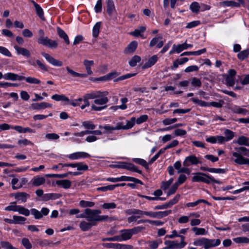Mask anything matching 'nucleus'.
Here are the masks:
<instances>
[{"mask_svg":"<svg viewBox=\"0 0 249 249\" xmlns=\"http://www.w3.org/2000/svg\"><path fill=\"white\" fill-rule=\"evenodd\" d=\"M232 153L231 160L239 165L249 166V149L245 147H235Z\"/></svg>","mask_w":249,"mask_h":249,"instance_id":"obj_1","label":"nucleus"},{"mask_svg":"<svg viewBox=\"0 0 249 249\" xmlns=\"http://www.w3.org/2000/svg\"><path fill=\"white\" fill-rule=\"evenodd\" d=\"M87 221L92 223L93 225H96L97 222L105 221L107 219L108 216L100 215L101 211L97 209L87 208Z\"/></svg>","mask_w":249,"mask_h":249,"instance_id":"obj_2","label":"nucleus"},{"mask_svg":"<svg viewBox=\"0 0 249 249\" xmlns=\"http://www.w3.org/2000/svg\"><path fill=\"white\" fill-rule=\"evenodd\" d=\"M220 243L221 241L219 239H210L206 238H200L195 240L193 244L196 246H203L205 249H209L218 246Z\"/></svg>","mask_w":249,"mask_h":249,"instance_id":"obj_3","label":"nucleus"},{"mask_svg":"<svg viewBox=\"0 0 249 249\" xmlns=\"http://www.w3.org/2000/svg\"><path fill=\"white\" fill-rule=\"evenodd\" d=\"M107 91H104L100 98L95 99L94 100L95 104L91 105V109L94 111H101L105 109L107 107L106 104L108 102V99L107 97Z\"/></svg>","mask_w":249,"mask_h":249,"instance_id":"obj_4","label":"nucleus"},{"mask_svg":"<svg viewBox=\"0 0 249 249\" xmlns=\"http://www.w3.org/2000/svg\"><path fill=\"white\" fill-rule=\"evenodd\" d=\"M192 181L202 182L207 184H210L212 182L217 184L220 183L219 180L215 179L213 177L201 172L195 173L194 176L192 178Z\"/></svg>","mask_w":249,"mask_h":249,"instance_id":"obj_5","label":"nucleus"},{"mask_svg":"<svg viewBox=\"0 0 249 249\" xmlns=\"http://www.w3.org/2000/svg\"><path fill=\"white\" fill-rule=\"evenodd\" d=\"M142 229V227L139 226L130 229H126L120 231V232L121 234L120 235H119L120 241L130 239L133 234L140 232Z\"/></svg>","mask_w":249,"mask_h":249,"instance_id":"obj_6","label":"nucleus"},{"mask_svg":"<svg viewBox=\"0 0 249 249\" xmlns=\"http://www.w3.org/2000/svg\"><path fill=\"white\" fill-rule=\"evenodd\" d=\"M4 210L8 211L17 212L19 214L28 216L30 215V211L21 206L17 205L16 202H11L10 205L5 208Z\"/></svg>","mask_w":249,"mask_h":249,"instance_id":"obj_7","label":"nucleus"},{"mask_svg":"<svg viewBox=\"0 0 249 249\" xmlns=\"http://www.w3.org/2000/svg\"><path fill=\"white\" fill-rule=\"evenodd\" d=\"M171 210H167L165 211H145L144 212V215L153 218L160 219L165 217L171 213Z\"/></svg>","mask_w":249,"mask_h":249,"instance_id":"obj_8","label":"nucleus"},{"mask_svg":"<svg viewBox=\"0 0 249 249\" xmlns=\"http://www.w3.org/2000/svg\"><path fill=\"white\" fill-rule=\"evenodd\" d=\"M181 241L178 243V241H166L164 244L166 246H167L169 249H182L184 248L186 243L184 241V237L183 236H180Z\"/></svg>","mask_w":249,"mask_h":249,"instance_id":"obj_9","label":"nucleus"},{"mask_svg":"<svg viewBox=\"0 0 249 249\" xmlns=\"http://www.w3.org/2000/svg\"><path fill=\"white\" fill-rule=\"evenodd\" d=\"M38 43L52 48L57 47L58 44L55 40L50 39L47 37H42L38 39Z\"/></svg>","mask_w":249,"mask_h":249,"instance_id":"obj_10","label":"nucleus"},{"mask_svg":"<svg viewBox=\"0 0 249 249\" xmlns=\"http://www.w3.org/2000/svg\"><path fill=\"white\" fill-rule=\"evenodd\" d=\"M42 55L51 65L56 67H61L63 66V62L61 61L55 59L47 53H42Z\"/></svg>","mask_w":249,"mask_h":249,"instance_id":"obj_11","label":"nucleus"},{"mask_svg":"<svg viewBox=\"0 0 249 249\" xmlns=\"http://www.w3.org/2000/svg\"><path fill=\"white\" fill-rule=\"evenodd\" d=\"M28 63L32 66L37 67L42 72L48 71L47 67L38 59H31L28 61Z\"/></svg>","mask_w":249,"mask_h":249,"instance_id":"obj_12","label":"nucleus"},{"mask_svg":"<svg viewBox=\"0 0 249 249\" xmlns=\"http://www.w3.org/2000/svg\"><path fill=\"white\" fill-rule=\"evenodd\" d=\"M229 108L233 113L241 114L242 115L249 114V111L241 106L231 105L229 107Z\"/></svg>","mask_w":249,"mask_h":249,"instance_id":"obj_13","label":"nucleus"},{"mask_svg":"<svg viewBox=\"0 0 249 249\" xmlns=\"http://www.w3.org/2000/svg\"><path fill=\"white\" fill-rule=\"evenodd\" d=\"M236 74V72L233 69H230L228 73L225 77V81L227 85L232 87L234 85V79Z\"/></svg>","mask_w":249,"mask_h":249,"instance_id":"obj_14","label":"nucleus"},{"mask_svg":"<svg viewBox=\"0 0 249 249\" xmlns=\"http://www.w3.org/2000/svg\"><path fill=\"white\" fill-rule=\"evenodd\" d=\"M90 157V156L89 154L84 152H77L71 154L68 156V157L71 160L85 159Z\"/></svg>","mask_w":249,"mask_h":249,"instance_id":"obj_15","label":"nucleus"},{"mask_svg":"<svg viewBox=\"0 0 249 249\" xmlns=\"http://www.w3.org/2000/svg\"><path fill=\"white\" fill-rule=\"evenodd\" d=\"M199 163V160L195 155H192L185 158L183 164L185 166H189L191 164L196 165Z\"/></svg>","mask_w":249,"mask_h":249,"instance_id":"obj_16","label":"nucleus"},{"mask_svg":"<svg viewBox=\"0 0 249 249\" xmlns=\"http://www.w3.org/2000/svg\"><path fill=\"white\" fill-rule=\"evenodd\" d=\"M11 196H14L18 201L24 203L26 202L27 199L30 196V195L25 192H18L12 194Z\"/></svg>","mask_w":249,"mask_h":249,"instance_id":"obj_17","label":"nucleus"},{"mask_svg":"<svg viewBox=\"0 0 249 249\" xmlns=\"http://www.w3.org/2000/svg\"><path fill=\"white\" fill-rule=\"evenodd\" d=\"M3 78L6 80L21 81L24 79V76H19L16 73L8 72L3 75Z\"/></svg>","mask_w":249,"mask_h":249,"instance_id":"obj_18","label":"nucleus"},{"mask_svg":"<svg viewBox=\"0 0 249 249\" xmlns=\"http://www.w3.org/2000/svg\"><path fill=\"white\" fill-rule=\"evenodd\" d=\"M45 178L43 177L36 176L33 177L30 181L32 186H39L45 182Z\"/></svg>","mask_w":249,"mask_h":249,"instance_id":"obj_19","label":"nucleus"},{"mask_svg":"<svg viewBox=\"0 0 249 249\" xmlns=\"http://www.w3.org/2000/svg\"><path fill=\"white\" fill-rule=\"evenodd\" d=\"M106 247L116 249H132L133 248L131 245L119 243H107L106 245Z\"/></svg>","mask_w":249,"mask_h":249,"instance_id":"obj_20","label":"nucleus"},{"mask_svg":"<svg viewBox=\"0 0 249 249\" xmlns=\"http://www.w3.org/2000/svg\"><path fill=\"white\" fill-rule=\"evenodd\" d=\"M52 107V104L46 102L32 104L31 106L32 109L36 110H40L46 108H50Z\"/></svg>","mask_w":249,"mask_h":249,"instance_id":"obj_21","label":"nucleus"},{"mask_svg":"<svg viewBox=\"0 0 249 249\" xmlns=\"http://www.w3.org/2000/svg\"><path fill=\"white\" fill-rule=\"evenodd\" d=\"M14 49L16 51L17 54H21L26 57H30L31 53L30 51L26 48L19 47L17 45H15L14 47Z\"/></svg>","mask_w":249,"mask_h":249,"instance_id":"obj_22","label":"nucleus"},{"mask_svg":"<svg viewBox=\"0 0 249 249\" xmlns=\"http://www.w3.org/2000/svg\"><path fill=\"white\" fill-rule=\"evenodd\" d=\"M138 46V43L136 41H133L130 42L124 50L125 54H130L133 53L136 49Z\"/></svg>","mask_w":249,"mask_h":249,"instance_id":"obj_23","label":"nucleus"},{"mask_svg":"<svg viewBox=\"0 0 249 249\" xmlns=\"http://www.w3.org/2000/svg\"><path fill=\"white\" fill-rule=\"evenodd\" d=\"M83 64L87 72V75H91L93 73L91 70V67L94 65V61L93 60L85 59L83 61Z\"/></svg>","mask_w":249,"mask_h":249,"instance_id":"obj_24","label":"nucleus"},{"mask_svg":"<svg viewBox=\"0 0 249 249\" xmlns=\"http://www.w3.org/2000/svg\"><path fill=\"white\" fill-rule=\"evenodd\" d=\"M93 226V224L90 222L85 220L81 221L79 224V228L84 231H89Z\"/></svg>","mask_w":249,"mask_h":249,"instance_id":"obj_25","label":"nucleus"},{"mask_svg":"<svg viewBox=\"0 0 249 249\" xmlns=\"http://www.w3.org/2000/svg\"><path fill=\"white\" fill-rule=\"evenodd\" d=\"M161 36L153 38L150 42V46L153 47L157 44V46L158 48H161L163 45V42L161 40Z\"/></svg>","mask_w":249,"mask_h":249,"instance_id":"obj_26","label":"nucleus"},{"mask_svg":"<svg viewBox=\"0 0 249 249\" xmlns=\"http://www.w3.org/2000/svg\"><path fill=\"white\" fill-rule=\"evenodd\" d=\"M107 12L108 15L111 16L113 12L115 11V7L113 0H107Z\"/></svg>","mask_w":249,"mask_h":249,"instance_id":"obj_27","label":"nucleus"},{"mask_svg":"<svg viewBox=\"0 0 249 249\" xmlns=\"http://www.w3.org/2000/svg\"><path fill=\"white\" fill-rule=\"evenodd\" d=\"M119 179L120 181H132L138 184H142V182L141 180L133 177L122 176L119 177Z\"/></svg>","mask_w":249,"mask_h":249,"instance_id":"obj_28","label":"nucleus"},{"mask_svg":"<svg viewBox=\"0 0 249 249\" xmlns=\"http://www.w3.org/2000/svg\"><path fill=\"white\" fill-rule=\"evenodd\" d=\"M101 94H103V92L100 91H94L90 93H88L85 95V98L89 99H96L97 98H100L101 96Z\"/></svg>","mask_w":249,"mask_h":249,"instance_id":"obj_29","label":"nucleus"},{"mask_svg":"<svg viewBox=\"0 0 249 249\" xmlns=\"http://www.w3.org/2000/svg\"><path fill=\"white\" fill-rule=\"evenodd\" d=\"M158 57L156 55H154L151 56L143 66V69L148 68L151 67L154 65L156 62L158 61Z\"/></svg>","mask_w":249,"mask_h":249,"instance_id":"obj_30","label":"nucleus"},{"mask_svg":"<svg viewBox=\"0 0 249 249\" xmlns=\"http://www.w3.org/2000/svg\"><path fill=\"white\" fill-rule=\"evenodd\" d=\"M56 184L64 189H69L71 185V182L68 179L59 180L56 181Z\"/></svg>","mask_w":249,"mask_h":249,"instance_id":"obj_31","label":"nucleus"},{"mask_svg":"<svg viewBox=\"0 0 249 249\" xmlns=\"http://www.w3.org/2000/svg\"><path fill=\"white\" fill-rule=\"evenodd\" d=\"M57 32L59 37L63 38L67 44H69L70 40L69 37L66 33L62 29L59 27L57 28Z\"/></svg>","mask_w":249,"mask_h":249,"instance_id":"obj_32","label":"nucleus"},{"mask_svg":"<svg viewBox=\"0 0 249 249\" xmlns=\"http://www.w3.org/2000/svg\"><path fill=\"white\" fill-rule=\"evenodd\" d=\"M220 5L223 7H240V3L234 1H224L221 2Z\"/></svg>","mask_w":249,"mask_h":249,"instance_id":"obj_33","label":"nucleus"},{"mask_svg":"<svg viewBox=\"0 0 249 249\" xmlns=\"http://www.w3.org/2000/svg\"><path fill=\"white\" fill-rule=\"evenodd\" d=\"M142 223H148L150 224L154 225L157 226H162L164 222L159 221V220H152L150 219H142L141 220H139L138 222V224Z\"/></svg>","mask_w":249,"mask_h":249,"instance_id":"obj_34","label":"nucleus"},{"mask_svg":"<svg viewBox=\"0 0 249 249\" xmlns=\"http://www.w3.org/2000/svg\"><path fill=\"white\" fill-rule=\"evenodd\" d=\"M66 70L67 72L73 77H79L81 78H84L87 77V74L85 73H79L77 72H75L73 70L70 69L69 67H66Z\"/></svg>","mask_w":249,"mask_h":249,"instance_id":"obj_35","label":"nucleus"},{"mask_svg":"<svg viewBox=\"0 0 249 249\" xmlns=\"http://www.w3.org/2000/svg\"><path fill=\"white\" fill-rule=\"evenodd\" d=\"M52 99L56 101H63L68 102L69 101V98L64 94H54L52 96Z\"/></svg>","mask_w":249,"mask_h":249,"instance_id":"obj_36","label":"nucleus"},{"mask_svg":"<svg viewBox=\"0 0 249 249\" xmlns=\"http://www.w3.org/2000/svg\"><path fill=\"white\" fill-rule=\"evenodd\" d=\"M32 3L35 6L37 15L41 19H44L43 11L42 8L39 6V5L35 2L34 1H32Z\"/></svg>","mask_w":249,"mask_h":249,"instance_id":"obj_37","label":"nucleus"},{"mask_svg":"<svg viewBox=\"0 0 249 249\" xmlns=\"http://www.w3.org/2000/svg\"><path fill=\"white\" fill-rule=\"evenodd\" d=\"M192 231L196 235H205L208 234V231L202 228L195 227L192 228Z\"/></svg>","mask_w":249,"mask_h":249,"instance_id":"obj_38","label":"nucleus"},{"mask_svg":"<svg viewBox=\"0 0 249 249\" xmlns=\"http://www.w3.org/2000/svg\"><path fill=\"white\" fill-rule=\"evenodd\" d=\"M237 142L241 145H245L249 147V138L242 136L237 139Z\"/></svg>","mask_w":249,"mask_h":249,"instance_id":"obj_39","label":"nucleus"},{"mask_svg":"<svg viewBox=\"0 0 249 249\" xmlns=\"http://www.w3.org/2000/svg\"><path fill=\"white\" fill-rule=\"evenodd\" d=\"M144 211L134 209L129 210L128 213L129 214L135 215V216L138 219L141 218L144 215Z\"/></svg>","mask_w":249,"mask_h":249,"instance_id":"obj_40","label":"nucleus"},{"mask_svg":"<svg viewBox=\"0 0 249 249\" xmlns=\"http://www.w3.org/2000/svg\"><path fill=\"white\" fill-rule=\"evenodd\" d=\"M233 241L237 244H249V238L244 236L234 238Z\"/></svg>","mask_w":249,"mask_h":249,"instance_id":"obj_41","label":"nucleus"},{"mask_svg":"<svg viewBox=\"0 0 249 249\" xmlns=\"http://www.w3.org/2000/svg\"><path fill=\"white\" fill-rule=\"evenodd\" d=\"M200 203H204L207 204L208 205H210V204L209 203V202L207 201H206L204 199H198L196 201L193 202L187 203L186 204V206L187 207H194L197 206Z\"/></svg>","mask_w":249,"mask_h":249,"instance_id":"obj_42","label":"nucleus"},{"mask_svg":"<svg viewBox=\"0 0 249 249\" xmlns=\"http://www.w3.org/2000/svg\"><path fill=\"white\" fill-rule=\"evenodd\" d=\"M132 160L133 162H134L135 163L142 166L143 167H144L146 169H148V165L147 162H146V160H143L142 159L133 158Z\"/></svg>","mask_w":249,"mask_h":249,"instance_id":"obj_43","label":"nucleus"},{"mask_svg":"<svg viewBox=\"0 0 249 249\" xmlns=\"http://www.w3.org/2000/svg\"><path fill=\"white\" fill-rule=\"evenodd\" d=\"M224 135L225 137L224 138L226 142H228L233 139L234 136V133L229 129H226L224 131Z\"/></svg>","mask_w":249,"mask_h":249,"instance_id":"obj_44","label":"nucleus"},{"mask_svg":"<svg viewBox=\"0 0 249 249\" xmlns=\"http://www.w3.org/2000/svg\"><path fill=\"white\" fill-rule=\"evenodd\" d=\"M11 184L13 190H18L21 188V185H19L20 182L18 178H13Z\"/></svg>","mask_w":249,"mask_h":249,"instance_id":"obj_45","label":"nucleus"},{"mask_svg":"<svg viewBox=\"0 0 249 249\" xmlns=\"http://www.w3.org/2000/svg\"><path fill=\"white\" fill-rule=\"evenodd\" d=\"M101 22H98L94 26L92 29V36L94 37H97L99 35Z\"/></svg>","mask_w":249,"mask_h":249,"instance_id":"obj_46","label":"nucleus"},{"mask_svg":"<svg viewBox=\"0 0 249 249\" xmlns=\"http://www.w3.org/2000/svg\"><path fill=\"white\" fill-rule=\"evenodd\" d=\"M26 218L21 216L14 215L13 221L15 224H22L25 222Z\"/></svg>","mask_w":249,"mask_h":249,"instance_id":"obj_47","label":"nucleus"},{"mask_svg":"<svg viewBox=\"0 0 249 249\" xmlns=\"http://www.w3.org/2000/svg\"><path fill=\"white\" fill-rule=\"evenodd\" d=\"M249 55V49L243 50L237 54V57L241 60H243Z\"/></svg>","mask_w":249,"mask_h":249,"instance_id":"obj_48","label":"nucleus"},{"mask_svg":"<svg viewBox=\"0 0 249 249\" xmlns=\"http://www.w3.org/2000/svg\"><path fill=\"white\" fill-rule=\"evenodd\" d=\"M24 79L25 80L26 82L29 84H40L41 83L40 80L34 77H24Z\"/></svg>","mask_w":249,"mask_h":249,"instance_id":"obj_49","label":"nucleus"},{"mask_svg":"<svg viewBox=\"0 0 249 249\" xmlns=\"http://www.w3.org/2000/svg\"><path fill=\"white\" fill-rule=\"evenodd\" d=\"M176 45L177 46L178 49V50L179 53L183 50L191 48L193 47V45L187 44L186 42L184 43L179 44Z\"/></svg>","mask_w":249,"mask_h":249,"instance_id":"obj_50","label":"nucleus"},{"mask_svg":"<svg viewBox=\"0 0 249 249\" xmlns=\"http://www.w3.org/2000/svg\"><path fill=\"white\" fill-rule=\"evenodd\" d=\"M190 9L192 12L197 13L200 9V6L198 2H193L190 5Z\"/></svg>","mask_w":249,"mask_h":249,"instance_id":"obj_51","label":"nucleus"},{"mask_svg":"<svg viewBox=\"0 0 249 249\" xmlns=\"http://www.w3.org/2000/svg\"><path fill=\"white\" fill-rule=\"evenodd\" d=\"M141 57L138 55H134L129 61V64L131 67H135L137 63L140 62Z\"/></svg>","mask_w":249,"mask_h":249,"instance_id":"obj_52","label":"nucleus"},{"mask_svg":"<svg viewBox=\"0 0 249 249\" xmlns=\"http://www.w3.org/2000/svg\"><path fill=\"white\" fill-rule=\"evenodd\" d=\"M83 126L86 129L93 130L95 128V125L91 121H84L82 123Z\"/></svg>","mask_w":249,"mask_h":249,"instance_id":"obj_53","label":"nucleus"},{"mask_svg":"<svg viewBox=\"0 0 249 249\" xmlns=\"http://www.w3.org/2000/svg\"><path fill=\"white\" fill-rule=\"evenodd\" d=\"M95 203L92 201H88L85 200H81L79 202V205L82 208L92 207L94 206Z\"/></svg>","mask_w":249,"mask_h":249,"instance_id":"obj_54","label":"nucleus"},{"mask_svg":"<svg viewBox=\"0 0 249 249\" xmlns=\"http://www.w3.org/2000/svg\"><path fill=\"white\" fill-rule=\"evenodd\" d=\"M136 118L132 117L130 120H126V124H124L125 130L131 128L135 124Z\"/></svg>","mask_w":249,"mask_h":249,"instance_id":"obj_55","label":"nucleus"},{"mask_svg":"<svg viewBox=\"0 0 249 249\" xmlns=\"http://www.w3.org/2000/svg\"><path fill=\"white\" fill-rule=\"evenodd\" d=\"M30 212L31 214L34 216L35 219H39L43 217L41 213L36 209H31Z\"/></svg>","mask_w":249,"mask_h":249,"instance_id":"obj_56","label":"nucleus"},{"mask_svg":"<svg viewBox=\"0 0 249 249\" xmlns=\"http://www.w3.org/2000/svg\"><path fill=\"white\" fill-rule=\"evenodd\" d=\"M191 100L196 104H197L198 105L201 106V107H208L210 106L209 103L206 102L204 101L199 100L196 98H192Z\"/></svg>","mask_w":249,"mask_h":249,"instance_id":"obj_57","label":"nucleus"},{"mask_svg":"<svg viewBox=\"0 0 249 249\" xmlns=\"http://www.w3.org/2000/svg\"><path fill=\"white\" fill-rule=\"evenodd\" d=\"M101 207L104 209H113L116 208V204L114 202L105 203Z\"/></svg>","mask_w":249,"mask_h":249,"instance_id":"obj_58","label":"nucleus"},{"mask_svg":"<svg viewBox=\"0 0 249 249\" xmlns=\"http://www.w3.org/2000/svg\"><path fill=\"white\" fill-rule=\"evenodd\" d=\"M126 169L130 171L135 172L139 174H142V171L138 169L137 167L132 163H127Z\"/></svg>","mask_w":249,"mask_h":249,"instance_id":"obj_59","label":"nucleus"},{"mask_svg":"<svg viewBox=\"0 0 249 249\" xmlns=\"http://www.w3.org/2000/svg\"><path fill=\"white\" fill-rule=\"evenodd\" d=\"M45 138L48 140H56L59 138V136L56 133H48L45 135Z\"/></svg>","mask_w":249,"mask_h":249,"instance_id":"obj_60","label":"nucleus"},{"mask_svg":"<svg viewBox=\"0 0 249 249\" xmlns=\"http://www.w3.org/2000/svg\"><path fill=\"white\" fill-rule=\"evenodd\" d=\"M116 72L110 73L107 75L98 78V80H100V81H101V80H104V81L108 80L111 79L115 77L116 76Z\"/></svg>","mask_w":249,"mask_h":249,"instance_id":"obj_61","label":"nucleus"},{"mask_svg":"<svg viewBox=\"0 0 249 249\" xmlns=\"http://www.w3.org/2000/svg\"><path fill=\"white\" fill-rule=\"evenodd\" d=\"M180 195H177L173 199L170 200L168 203H166L169 208L176 204L179 200Z\"/></svg>","mask_w":249,"mask_h":249,"instance_id":"obj_62","label":"nucleus"},{"mask_svg":"<svg viewBox=\"0 0 249 249\" xmlns=\"http://www.w3.org/2000/svg\"><path fill=\"white\" fill-rule=\"evenodd\" d=\"M76 168L78 171H87L88 170V166L83 162L76 163Z\"/></svg>","mask_w":249,"mask_h":249,"instance_id":"obj_63","label":"nucleus"},{"mask_svg":"<svg viewBox=\"0 0 249 249\" xmlns=\"http://www.w3.org/2000/svg\"><path fill=\"white\" fill-rule=\"evenodd\" d=\"M161 242V241L160 240L152 241L149 242V245L151 249H156Z\"/></svg>","mask_w":249,"mask_h":249,"instance_id":"obj_64","label":"nucleus"}]
</instances>
